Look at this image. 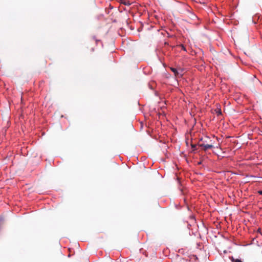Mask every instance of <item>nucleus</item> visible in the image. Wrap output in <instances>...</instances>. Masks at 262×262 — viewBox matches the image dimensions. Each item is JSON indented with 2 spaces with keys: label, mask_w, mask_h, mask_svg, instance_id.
I'll return each mask as SVG.
<instances>
[{
  "label": "nucleus",
  "mask_w": 262,
  "mask_h": 262,
  "mask_svg": "<svg viewBox=\"0 0 262 262\" xmlns=\"http://www.w3.org/2000/svg\"><path fill=\"white\" fill-rule=\"evenodd\" d=\"M170 70L174 73L175 76L182 77L183 75V70L182 69L178 70L176 68L171 67L170 68Z\"/></svg>",
  "instance_id": "f257e3e1"
},
{
  "label": "nucleus",
  "mask_w": 262,
  "mask_h": 262,
  "mask_svg": "<svg viewBox=\"0 0 262 262\" xmlns=\"http://www.w3.org/2000/svg\"><path fill=\"white\" fill-rule=\"evenodd\" d=\"M199 146L202 148V149H203L205 151H206L207 150L212 148L213 146L212 144H206V145H204V143L199 144Z\"/></svg>",
  "instance_id": "f03ea898"
},
{
  "label": "nucleus",
  "mask_w": 262,
  "mask_h": 262,
  "mask_svg": "<svg viewBox=\"0 0 262 262\" xmlns=\"http://www.w3.org/2000/svg\"><path fill=\"white\" fill-rule=\"evenodd\" d=\"M119 2L121 4H123L125 6H129L131 5V3L129 1H126V0H119Z\"/></svg>",
  "instance_id": "7ed1b4c3"
},
{
  "label": "nucleus",
  "mask_w": 262,
  "mask_h": 262,
  "mask_svg": "<svg viewBox=\"0 0 262 262\" xmlns=\"http://www.w3.org/2000/svg\"><path fill=\"white\" fill-rule=\"evenodd\" d=\"M179 47H181V49L185 52L187 51L186 47L183 45L181 44L179 46Z\"/></svg>",
  "instance_id": "20e7f679"
},
{
  "label": "nucleus",
  "mask_w": 262,
  "mask_h": 262,
  "mask_svg": "<svg viewBox=\"0 0 262 262\" xmlns=\"http://www.w3.org/2000/svg\"><path fill=\"white\" fill-rule=\"evenodd\" d=\"M232 262H242V261L241 259H234L233 257L232 258Z\"/></svg>",
  "instance_id": "39448f33"
},
{
  "label": "nucleus",
  "mask_w": 262,
  "mask_h": 262,
  "mask_svg": "<svg viewBox=\"0 0 262 262\" xmlns=\"http://www.w3.org/2000/svg\"><path fill=\"white\" fill-rule=\"evenodd\" d=\"M3 218L0 216V223L3 222Z\"/></svg>",
  "instance_id": "423d86ee"
},
{
  "label": "nucleus",
  "mask_w": 262,
  "mask_h": 262,
  "mask_svg": "<svg viewBox=\"0 0 262 262\" xmlns=\"http://www.w3.org/2000/svg\"><path fill=\"white\" fill-rule=\"evenodd\" d=\"M258 193L260 194V195H262V190H259L258 191Z\"/></svg>",
  "instance_id": "0eeeda50"
},
{
  "label": "nucleus",
  "mask_w": 262,
  "mask_h": 262,
  "mask_svg": "<svg viewBox=\"0 0 262 262\" xmlns=\"http://www.w3.org/2000/svg\"><path fill=\"white\" fill-rule=\"evenodd\" d=\"M217 113V114H218V115H219V114H221V111H220L219 112H218V113Z\"/></svg>",
  "instance_id": "6e6552de"
},
{
  "label": "nucleus",
  "mask_w": 262,
  "mask_h": 262,
  "mask_svg": "<svg viewBox=\"0 0 262 262\" xmlns=\"http://www.w3.org/2000/svg\"><path fill=\"white\" fill-rule=\"evenodd\" d=\"M195 146L194 145H192V147H194Z\"/></svg>",
  "instance_id": "1a4fd4ad"
},
{
  "label": "nucleus",
  "mask_w": 262,
  "mask_h": 262,
  "mask_svg": "<svg viewBox=\"0 0 262 262\" xmlns=\"http://www.w3.org/2000/svg\"><path fill=\"white\" fill-rule=\"evenodd\" d=\"M262 257V251H261V255L260 258Z\"/></svg>",
  "instance_id": "9d476101"
}]
</instances>
